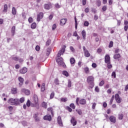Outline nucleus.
I'll list each match as a JSON object with an SVG mask.
<instances>
[{
  "label": "nucleus",
  "instance_id": "f257e3e1",
  "mask_svg": "<svg viewBox=\"0 0 128 128\" xmlns=\"http://www.w3.org/2000/svg\"><path fill=\"white\" fill-rule=\"evenodd\" d=\"M66 46H63L62 50H60L58 54V58H56V62L58 66H63V68H64L66 66V64H64V59H62V58L60 57V56H62V54H64V52H66Z\"/></svg>",
  "mask_w": 128,
  "mask_h": 128
},
{
  "label": "nucleus",
  "instance_id": "f03ea898",
  "mask_svg": "<svg viewBox=\"0 0 128 128\" xmlns=\"http://www.w3.org/2000/svg\"><path fill=\"white\" fill-rule=\"evenodd\" d=\"M8 104L12 106H20V100L18 98H10L8 100Z\"/></svg>",
  "mask_w": 128,
  "mask_h": 128
},
{
  "label": "nucleus",
  "instance_id": "7ed1b4c3",
  "mask_svg": "<svg viewBox=\"0 0 128 128\" xmlns=\"http://www.w3.org/2000/svg\"><path fill=\"white\" fill-rule=\"evenodd\" d=\"M94 78L92 76H90L87 78V82L88 84H89V89L93 88L94 86Z\"/></svg>",
  "mask_w": 128,
  "mask_h": 128
},
{
  "label": "nucleus",
  "instance_id": "20e7f679",
  "mask_svg": "<svg viewBox=\"0 0 128 128\" xmlns=\"http://www.w3.org/2000/svg\"><path fill=\"white\" fill-rule=\"evenodd\" d=\"M115 100L118 104L122 102V98H120V95L118 94H115Z\"/></svg>",
  "mask_w": 128,
  "mask_h": 128
},
{
  "label": "nucleus",
  "instance_id": "39448f33",
  "mask_svg": "<svg viewBox=\"0 0 128 128\" xmlns=\"http://www.w3.org/2000/svg\"><path fill=\"white\" fill-rule=\"evenodd\" d=\"M44 18V13L40 12L37 15V22H40V20Z\"/></svg>",
  "mask_w": 128,
  "mask_h": 128
},
{
  "label": "nucleus",
  "instance_id": "423d86ee",
  "mask_svg": "<svg viewBox=\"0 0 128 128\" xmlns=\"http://www.w3.org/2000/svg\"><path fill=\"white\" fill-rule=\"evenodd\" d=\"M44 8L45 10H50V8H52V3L49 2L47 4H44Z\"/></svg>",
  "mask_w": 128,
  "mask_h": 128
},
{
  "label": "nucleus",
  "instance_id": "0eeeda50",
  "mask_svg": "<svg viewBox=\"0 0 128 128\" xmlns=\"http://www.w3.org/2000/svg\"><path fill=\"white\" fill-rule=\"evenodd\" d=\"M109 120L111 122L112 124H116V118L112 116L109 118Z\"/></svg>",
  "mask_w": 128,
  "mask_h": 128
},
{
  "label": "nucleus",
  "instance_id": "6e6552de",
  "mask_svg": "<svg viewBox=\"0 0 128 128\" xmlns=\"http://www.w3.org/2000/svg\"><path fill=\"white\" fill-rule=\"evenodd\" d=\"M44 120H48V122H52V116L50 115H46L44 117Z\"/></svg>",
  "mask_w": 128,
  "mask_h": 128
},
{
  "label": "nucleus",
  "instance_id": "1a4fd4ad",
  "mask_svg": "<svg viewBox=\"0 0 128 128\" xmlns=\"http://www.w3.org/2000/svg\"><path fill=\"white\" fill-rule=\"evenodd\" d=\"M58 122L60 126H63L64 124H62V117L58 116Z\"/></svg>",
  "mask_w": 128,
  "mask_h": 128
},
{
  "label": "nucleus",
  "instance_id": "9d476101",
  "mask_svg": "<svg viewBox=\"0 0 128 128\" xmlns=\"http://www.w3.org/2000/svg\"><path fill=\"white\" fill-rule=\"evenodd\" d=\"M106 64L110 62V55L106 54L105 56V60H104Z\"/></svg>",
  "mask_w": 128,
  "mask_h": 128
},
{
  "label": "nucleus",
  "instance_id": "9b49d317",
  "mask_svg": "<svg viewBox=\"0 0 128 128\" xmlns=\"http://www.w3.org/2000/svg\"><path fill=\"white\" fill-rule=\"evenodd\" d=\"M18 80L20 82L19 85L20 86H22L24 84V78L20 76L18 77Z\"/></svg>",
  "mask_w": 128,
  "mask_h": 128
},
{
  "label": "nucleus",
  "instance_id": "f8f14e48",
  "mask_svg": "<svg viewBox=\"0 0 128 128\" xmlns=\"http://www.w3.org/2000/svg\"><path fill=\"white\" fill-rule=\"evenodd\" d=\"M34 100L35 104H38V96H36V94H34Z\"/></svg>",
  "mask_w": 128,
  "mask_h": 128
},
{
  "label": "nucleus",
  "instance_id": "ddd939ff",
  "mask_svg": "<svg viewBox=\"0 0 128 128\" xmlns=\"http://www.w3.org/2000/svg\"><path fill=\"white\" fill-rule=\"evenodd\" d=\"M71 124H72L73 126H76V120L74 117H72L71 119Z\"/></svg>",
  "mask_w": 128,
  "mask_h": 128
},
{
  "label": "nucleus",
  "instance_id": "4468645a",
  "mask_svg": "<svg viewBox=\"0 0 128 128\" xmlns=\"http://www.w3.org/2000/svg\"><path fill=\"white\" fill-rule=\"evenodd\" d=\"M22 92H24L26 96H28L30 94V92L28 90H26V89H22Z\"/></svg>",
  "mask_w": 128,
  "mask_h": 128
},
{
  "label": "nucleus",
  "instance_id": "2eb2a0df",
  "mask_svg": "<svg viewBox=\"0 0 128 128\" xmlns=\"http://www.w3.org/2000/svg\"><path fill=\"white\" fill-rule=\"evenodd\" d=\"M28 72V68H24L20 70V74H24Z\"/></svg>",
  "mask_w": 128,
  "mask_h": 128
},
{
  "label": "nucleus",
  "instance_id": "dca6fc26",
  "mask_svg": "<svg viewBox=\"0 0 128 128\" xmlns=\"http://www.w3.org/2000/svg\"><path fill=\"white\" fill-rule=\"evenodd\" d=\"M66 22V19L62 18L60 20V26H64Z\"/></svg>",
  "mask_w": 128,
  "mask_h": 128
},
{
  "label": "nucleus",
  "instance_id": "f3484780",
  "mask_svg": "<svg viewBox=\"0 0 128 128\" xmlns=\"http://www.w3.org/2000/svg\"><path fill=\"white\" fill-rule=\"evenodd\" d=\"M48 112H50L52 116H54V109L50 107L49 108H48Z\"/></svg>",
  "mask_w": 128,
  "mask_h": 128
},
{
  "label": "nucleus",
  "instance_id": "a211bd4d",
  "mask_svg": "<svg viewBox=\"0 0 128 128\" xmlns=\"http://www.w3.org/2000/svg\"><path fill=\"white\" fill-rule=\"evenodd\" d=\"M84 56L86 58H90V54L88 52V50L85 51L84 52Z\"/></svg>",
  "mask_w": 128,
  "mask_h": 128
},
{
  "label": "nucleus",
  "instance_id": "6ab92c4d",
  "mask_svg": "<svg viewBox=\"0 0 128 128\" xmlns=\"http://www.w3.org/2000/svg\"><path fill=\"white\" fill-rule=\"evenodd\" d=\"M11 32L12 34V36H14V34H16V26H13L12 28Z\"/></svg>",
  "mask_w": 128,
  "mask_h": 128
},
{
  "label": "nucleus",
  "instance_id": "aec40b11",
  "mask_svg": "<svg viewBox=\"0 0 128 128\" xmlns=\"http://www.w3.org/2000/svg\"><path fill=\"white\" fill-rule=\"evenodd\" d=\"M80 104L84 105L86 104V101L84 99H81L80 100Z\"/></svg>",
  "mask_w": 128,
  "mask_h": 128
},
{
  "label": "nucleus",
  "instance_id": "412c9836",
  "mask_svg": "<svg viewBox=\"0 0 128 128\" xmlns=\"http://www.w3.org/2000/svg\"><path fill=\"white\" fill-rule=\"evenodd\" d=\"M82 36L83 39L86 40V30H83L82 32Z\"/></svg>",
  "mask_w": 128,
  "mask_h": 128
},
{
  "label": "nucleus",
  "instance_id": "4be33fe9",
  "mask_svg": "<svg viewBox=\"0 0 128 128\" xmlns=\"http://www.w3.org/2000/svg\"><path fill=\"white\" fill-rule=\"evenodd\" d=\"M18 92V89L16 88H12V94H16Z\"/></svg>",
  "mask_w": 128,
  "mask_h": 128
},
{
  "label": "nucleus",
  "instance_id": "5701e85b",
  "mask_svg": "<svg viewBox=\"0 0 128 128\" xmlns=\"http://www.w3.org/2000/svg\"><path fill=\"white\" fill-rule=\"evenodd\" d=\"M120 58V54H116L114 56V60H118Z\"/></svg>",
  "mask_w": 128,
  "mask_h": 128
},
{
  "label": "nucleus",
  "instance_id": "b1692460",
  "mask_svg": "<svg viewBox=\"0 0 128 128\" xmlns=\"http://www.w3.org/2000/svg\"><path fill=\"white\" fill-rule=\"evenodd\" d=\"M51 50H52V48H48V49L46 50V54L48 56H50V54Z\"/></svg>",
  "mask_w": 128,
  "mask_h": 128
},
{
  "label": "nucleus",
  "instance_id": "393cba45",
  "mask_svg": "<svg viewBox=\"0 0 128 128\" xmlns=\"http://www.w3.org/2000/svg\"><path fill=\"white\" fill-rule=\"evenodd\" d=\"M46 90V84L43 83L41 86V92H44Z\"/></svg>",
  "mask_w": 128,
  "mask_h": 128
},
{
  "label": "nucleus",
  "instance_id": "a878e982",
  "mask_svg": "<svg viewBox=\"0 0 128 128\" xmlns=\"http://www.w3.org/2000/svg\"><path fill=\"white\" fill-rule=\"evenodd\" d=\"M12 14H14V16H16V10L14 7L12 8Z\"/></svg>",
  "mask_w": 128,
  "mask_h": 128
},
{
  "label": "nucleus",
  "instance_id": "bb28decb",
  "mask_svg": "<svg viewBox=\"0 0 128 128\" xmlns=\"http://www.w3.org/2000/svg\"><path fill=\"white\" fill-rule=\"evenodd\" d=\"M70 62L71 64H74L76 62V60H74V58H72L70 59Z\"/></svg>",
  "mask_w": 128,
  "mask_h": 128
},
{
  "label": "nucleus",
  "instance_id": "cd10ccee",
  "mask_svg": "<svg viewBox=\"0 0 128 128\" xmlns=\"http://www.w3.org/2000/svg\"><path fill=\"white\" fill-rule=\"evenodd\" d=\"M42 108H48V104H46V102H42Z\"/></svg>",
  "mask_w": 128,
  "mask_h": 128
},
{
  "label": "nucleus",
  "instance_id": "c85d7f7f",
  "mask_svg": "<svg viewBox=\"0 0 128 128\" xmlns=\"http://www.w3.org/2000/svg\"><path fill=\"white\" fill-rule=\"evenodd\" d=\"M4 12H8V4H5L4 5V9L3 10Z\"/></svg>",
  "mask_w": 128,
  "mask_h": 128
},
{
  "label": "nucleus",
  "instance_id": "c756f323",
  "mask_svg": "<svg viewBox=\"0 0 128 128\" xmlns=\"http://www.w3.org/2000/svg\"><path fill=\"white\" fill-rule=\"evenodd\" d=\"M24 102V98L22 97L19 100V104H22Z\"/></svg>",
  "mask_w": 128,
  "mask_h": 128
},
{
  "label": "nucleus",
  "instance_id": "7c9ffc66",
  "mask_svg": "<svg viewBox=\"0 0 128 128\" xmlns=\"http://www.w3.org/2000/svg\"><path fill=\"white\" fill-rule=\"evenodd\" d=\"M36 28V23H32L31 25V28L32 30H34V28Z\"/></svg>",
  "mask_w": 128,
  "mask_h": 128
},
{
  "label": "nucleus",
  "instance_id": "2f4dec72",
  "mask_svg": "<svg viewBox=\"0 0 128 128\" xmlns=\"http://www.w3.org/2000/svg\"><path fill=\"white\" fill-rule=\"evenodd\" d=\"M62 74L65 76H68V72L66 70H64L62 72Z\"/></svg>",
  "mask_w": 128,
  "mask_h": 128
},
{
  "label": "nucleus",
  "instance_id": "473e14b6",
  "mask_svg": "<svg viewBox=\"0 0 128 128\" xmlns=\"http://www.w3.org/2000/svg\"><path fill=\"white\" fill-rule=\"evenodd\" d=\"M54 83L56 84V85L60 84V80L58 78H56L54 80Z\"/></svg>",
  "mask_w": 128,
  "mask_h": 128
},
{
  "label": "nucleus",
  "instance_id": "72a5a7b5",
  "mask_svg": "<svg viewBox=\"0 0 128 128\" xmlns=\"http://www.w3.org/2000/svg\"><path fill=\"white\" fill-rule=\"evenodd\" d=\"M84 70L86 74H88L90 72V69L88 67L85 68H84Z\"/></svg>",
  "mask_w": 128,
  "mask_h": 128
},
{
  "label": "nucleus",
  "instance_id": "f704fd0d",
  "mask_svg": "<svg viewBox=\"0 0 128 128\" xmlns=\"http://www.w3.org/2000/svg\"><path fill=\"white\" fill-rule=\"evenodd\" d=\"M106 64H107V68H112V66L110 64V62Z\"/></svg>",
  "mask_w": 128,
  "mask_h": 128
},
{
  "label": "nucleus",
  "instance_id": "c9c22d12",
  "mask_svg": "<svg viewBox=\"0 0 128 128\" xmlns=\"http://www.w3.org/2000/svg\"><path fill=\"white\" fill-rule=\"evenodd\" d=\"M61 102H68V98H62L60 99Z\"/></svg>",
  "mask_w": 128,
  "mask_h": 128
},
{
  "label": "nucleus",
  "instance_id": "e433bc0d",
  "mask_svg": "<svg viewBox=\"0 0 128 128\" xmlns=\"http://www.w3.org/2000/svg\"><path fill=\"white\" fill-rule=\"evenodd\" d=\"M52 40H48L46 42V46H50V42H51Z\"/></svg>",
  "mask_w": 128,
  "mask_h": 128
},
{
  "label": "nucleus",
  "instance_id": "4c0bfd02",
  "mask_svg": "<svg viewBox=\"0 0 128 128\" xmlns=\"http://www.w3.org/2000/svg\"><path fill=\"white\" fill-rule=\"evenodd\" d=\"M114 96H112L110 102V104H112V102H114Z\"/></svg>",
  "mask_w": 128,
  "mask_h": 128
},
{
  "label": "nucleus",
  "instance_id": "58836bf2",
  "mask_svg": "<svg viewBox=\"0 0 128 128\" xmlns=\"http://www.w3.org/2000/svg\"><path fill=\"white\" fill-rule=\"evenodd\" d=\"M90 24V23L88 22V21H85L84 22V26H88V25Z\"/></svg>",
  "mask_w": 128,
  "mask_h": 128
},
{
  "label": "nucleus",
  "instance_id": "ea45409f",
  "mask_svg": "<svg viewBox=\"0 0 128 128\" xmlns=\"http://www.w3.org/2000/svg\"><path fill=\"white\" fill-rule=\"evenodd\" d=\"M100 4H101L100 0H98L96 3V4L98 6H100Z\"/></svg>",
  "mask_w": 128,
  "mask_h": 128
},
{
  "label": "nucleus",
  "instance_id": "a19ab883",
  "mask_svg": "<svg viewBox=\"0 0 128 128\" xmlns=\"http://www.w3.org/2000/svg\"><path fill=\"white\" fill-rule=\"evenodd\" d=\"M118 118H119V120H122V118H124V114H118Z\"/></svg>",
  "mask_w": 128,
  "mask_h": 128
},
{
  "label": "nucleus",
  "instance_id": "79ce46f5",
  "mask_svg": "<svg viewBox=\"0 0 128 128\" xmlns=\"http://www.w3.org/2000/svg\"><path fill=\"white\" fill-rule=\"evenodd\" d=\"M54 92H52L50 96V98L52 100V98H54Z\"/></svg>",
  "mask_w": 128,
  "mask_h": 128
},
{
  "label": "nucleus",
  "instance_id": "37998d69",
  "mask_svg": "<svg viewBox=\"0 0 128 128\" xmlns=\"http://www.w3.org/2000/svg\"><path fill=\"white\" fill-rule=\"evenodd\" d=\"M104 84V81L102 80L100 83L99 84L100 86H102Z\"/></svg>",
  "mask_w": 128,
  "mask_h": 128
},
{
  "label": "nucleus",
  "instance_id": "c03bdc74",
  "mask_svg": "<svg viewBox=\"0 0 128 128\" xmlns=\"http://www.w3.org/2000/svg\"><path fill=\"white\" fill-rule=\"evenodd\" d=\"M112 46H114V42H112V41H110L108 46V48H112Z\"/></svg>",
  "mask_w": 128,
  "mask_h": 128
},
{
  "label": "nucleus",
  "instance_id": "a18cd8bd",
  "mask_svg": "<svg viewBox=\"0 0 128 128\" xmlns=\"http://www.w3.org/2000/svg\"><path fill=\"white\" fill-rule=\"evenodd\" d=\"M68 87L72 88V81L70 80H68Z\"/></svg>",
  "mask_w": 128,
  "mask_h": 128
},
{
  "label": "nucleus",
  "instance_id": "49530a36",
  "mask_svg": "<svg viewBox=\"0 0 128 128\" xmlns=\"http://www.w3.org/2000/svg\"><path fill=\"white\" fill-rule=\"evenodd\" d=\"M12 59L14 60H15V62H18V58L17 56H15V57H12Z\"/></svg>",
  "mask_w": 128,
  "mask_h": 128
},
{
  "label": "nucleus",
  "instance_id": "de8ad7c7",
  "mask_svg": "<svg viewBox=\"0 0 128 128\" xmlns=\"http://www.w3.org/2000/svg\"><path fill=\"white\" fill-rule=\"evenodd\" d=\"M26 106H28V108H30V100H28L26 102Z\"/></svg>",
  "mask_w": 128,
  "mask_h": 128
},
{
  "label": "nucleus",
  "instance_id": "09e8293b",
  "mask_svg": "<svg viewBox=\"0 0 128 128\" xmlns=\"http://www.w3.org/2000/svg\"><path fill=\"white\" fill-rule=\"evenodd\" d=\"M112 76H114V78H116V72H112Z\"/></svg>",
  "mask_w": 128,
  "mask_h": 128
},
{
  "label": "nucleus",
  "instance_id": "8fccbe9b",
  "mask_svg": "<svg viewBox=\"0 0 128 128\" xmlns=\"http://www.w3.org/2000/svg\"><path fill=\"white\" fill-rule=\"evenodd\" d=\"M95 92H100V88H98V86H96L95 88Z\"/></svg>",
  "mask_w": 128,
  "mask_h": 128
},
{
  "label": "nucleus",
  "instance_id": "3c124183",
  "mask_svg": "<svg viewBox=\"0 0 128 128\" xmlns=\"http://www.w3.org/2000/svg\"><path fill=\"white\" fill-rule=\"evenodd\" d=\"M70 106L73 108V110H74V108H76V106H74V104L72 103L70 104Z\"/></svg>",
  "mask_w": 128,
  "mask_h": 128
},
{
  "label": "nucleus",
  "instance_id": "603ef678",
  "mask_svg": "<svg viewBox=\"0 0 128 128\" xmlns=\"http://www.w3.org/2000/svg\"><path fill=\"white\" fill-rule=\"evenodd\" d=\"M56 24H53V26H52V30H56Z\"/></svg>",
  "mask_w": 128,
  "mask_h": 128
},
{
  "label": "nucleus",
  "instance_id": "864d4df0",
  "mask_svg": "<svg viewBox=\"0 0 128 128\" xmlns=\"http://www.w3.org/2000/svg\"><path fill=\"white\" fill-rule=\"evenodd\" d=\"M76 112H78V114H80H80H82V110H76Z\"/></svg>",
  "mask_w": 128,
  "mask_h": 128
},
{
  "label": "nucleus",
  "instance_id": "5fc2aeb1",
  "mask_svg": "<svg viewBox=\"0 0 128 128\" xmlns=\"http://www.w3.org/2000/svg\"><path fill=\"white\" fill-rule=\"evenodd\" d=\"M70 50H72V52H76V50L74 48V47L72 46H70Z\"/></svg>",
  "mask_w": 128,
  "mask_h": 128
},
{
  "label": "nucleus",
  "instance_id": "6e6d98bb",
  "mask_svg": "<svg viewBox=\"0 0 128 128\" xmlns=\"http://www.w3.org/2000/svg\"><path fill=\"white\" fill-rule=\"evenodd\" d=\"M82 6H86V0H82Z\"/></svg>",
  "mask_w": 128,
  "mask_h": 128
},
{
  "label": "nucleus",
  "instance_id": "4d7b16f0",
  "mask_svg": "<svg viewBox=\"0 0 128 128\" xmlns=\"http://www.w3.org/2000/svg\"><path fill=\"white\" fill-rule=\"evenodd\" d=\"M106 8H106V6H104L102 8V11L106 12Z\"/></svg>",
  "mask_w": 128,
  "mask_h": 128
},
{
  "label": "nucleus",
  "instance_id": "13d9d810",
  "mask_svg": "<svg viewBox=\"0 0 128 128\" xmlns=\"http://www.w3.org/2000/svg\"><path fill=\"white\" fill-rule=\"evenodd\" d=\"M78 102H80V98H77L76 99V104L78 106V104H78Z\"/></svg>",
  "mask_w": 128,
  "mask_h": 128
},
{
  "label": "nucleus",
  "instance_id": "bf43d9fd",
  "mask_svg": "<svg viewBox=\"0 0 128 128\" xmlns=\"http://www.w3.org/2000/svg\"><path fill=\"white\" fill-rule=\"evenodd\" d=\"M40 46H36V50L37 52H38V51H40Z\"/></svg>",
  "mask_w": 128,
  "mask_h": 128
},
{
  "label": "nucleus",
  "instance_id": "052dcab7",
  "mask_svg": "<svg viewBox=\"0 0 128 128\" xmlns=\"http://www.w3.org/2000/svg\"><path fill=\"white\" fill-rule=\"evenodd\" d=\"M96 104L93 103L92 106V108H93V110H94L96 108Z\"/></svg>",
  "mask_w": 128,
  "mask_h": 128
},
{
  "label": "nucleus",
  "instance_id": "680f3d73",
  "mask_svg": "<svg viewBox=\"0 0 128 128\" xmlns=\"http://www.w3.org/2000/svg\"><path fill=\"white\" fill-rule=\"evenodd\" d=\"M92 67L94 68H96V63H92Z\"/></svg>",
  "mask_w": 128,
  "mask_h": 128
},
{
  "label": "nucleus",
  "instance_id": "e2e57ef3",
  "mask_svg": "<svg viewBox=\"0 0 128 128\" xmlns=\"http://www.w3.org/2000/svg\"><path fill=\"white\" fill-rule=\"evenodd\" d=\"M55 6L56 8H60V4H56Z\"/></svg>",
  "mask_w": 128,
  "mask_h": 128
},
{
  "label": "nucleus",
  "instance_id": "0e129e2a",
  "mask_svg": "<svg viewBox=\"0 0 128 128\" xmlns=\"http://www.w3.org/2000/svg\"><path fill=\"white\" fill-rule=\"evenodd\" d=\"M28 22H29L31 23L32 22V17L29 18H28Z\"/></svg>",
  "mask_w": 128,
  "mask_h": 128
},
{
  "label": "nucleus",
  "instance_id": "69168bd1",
  "mask_svg": "<svg viewBox=\"0 0 128 128\" xmlns=\"http://www.w3.org/2000/svg\"><path fill=\"white\" fill-rule=\"evenodd\" d=\"M22 126H26V122L24 121V122H22Z\"/></svg>",
  "mask_w": 128,
  "mask_h": 128
},
{
  "label": "nucleus",
  "instance_id": "338daca9",
  "mask_svg": "<svg viewBox=\"0 0 128 128\" xmlns=\"http://www.w3.org/2000/svg\"><path fill=\"white\" fill-rule=\"evenodd\" d=\"M8 108L10 112H12V109H13L12 106H10Z\"/></svg>",
  "mask_w": 128,
  "mask_h": 128
},
{
  "label": "nucleus",
  "instance_id": "774afa93",
  "mask_svg": "<svg viewBox=\"0 0 128 128\" xmlns=\"http://www.w3.org/2000/svg\"><path fill=\"white\" fill-rule=\"evenodd\" d=\"M128 26H125L124 27V30H125V32H126L128 30Z\"/></svg>",
  "mask_w": 128,
  "mask_h": 128
}]
</instances>
